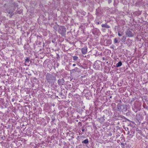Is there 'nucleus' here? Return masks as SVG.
Returning <instances> with one entry per match:
<instances>
[{"instance_id": "aec40b11", "label": "nucleus", "mask_w": 148, "mask_h": 148, "mask_svg": "<svg viewBox=\"0 0 148 148\" xmlns=\"http://www.w3.org/2000/svg\"><path fill=\"white\" fill-rule=\"evenodd\" d=\"M82 130L83 132H84V131L85 129L84 128H82Z\"/></svg>"}, {"instance_id": "7ed1b4c3", "label": "nucleus", "mask_w": 148, "mask_h": 148, "mask_svg": "<svg viewBox=\"0 0 148 148\" xmlns=\"http://www.w3.org/2000/svg\"><path fill=\"white\" fill-rule=\"evenodd\" d=\"M125 34L129 37H132L133 36V34L132 32L129 30H128L126 32Z\"/></svg>"}, {"instance_id": "cd10ccee", "label": "nucleus", "mask_w": 148, "mask_h": 148, "mask_svg": "<svg viewBox=\"0 0 148 148\" xmlns=\"http://www.w3.org/2000/svg\"><path fill=\"white\" fill-rule=\"evenodd\" d=\"M112 98V96H110V98Z\"/></svg>"}, {"instance_id": "f3484780", "label": "nucleus", "mask_w": 148, "mask_h": 148, "mask_svg": "<svg viewBox=\"0 0 148 148\" xmlns=\"http://www.w3.org/2000/svg\"><path fill=\"white\" fill-rule=\"evenodd\" d=\"M114 43H116L118 42V40L117 39V38H114Z\"/></svg>"}, {"instance_id": "5701e85b", "label": "nucleus", "mask_w": 148, "mask_h": 148, "mask_svg": "<svg viewBox=\"0 0 148 148\" xmlns=\"http://www.w3.org/2000/svg\"><path fill=\"white\" fill-rule=\"evenodd\" d=\"M76 65L75 64H73V66H75Z\"/></svg>"}, {"instance_id": "2eb2a0df", "label": "nucleus", "mask_w": 148, "mask_h": 148, "mask_svg": "<svg viewBox=\"0 0 148 148\" xmlns=\"http://www.w3.org/2000/svg\"><path fill=\"white\" fill-rule=\"evenodd\" d=\"M123 108L122 109V111H125L127 110V108L125 106H122Z\"/></svg>"}, {"instance_id": "ddd939ff", "label": "nucleus", "mask_w": 148, "mask_h": 148, "mask_svg": "<svg viewBox=\"0 0 148 148\" xmlns=\"http://www.w3.org/2000/svg\"><path fill=\"white\" fill-rule=\"evenodd\" d=\"M88 143V139H85L82 142V143H84L85 144H87Z\"/></svg>"}, {"instance_id": "2f4dec72", "label": "nucleus", "mask_w": 148, "mask_h": 148, "mask_svg": "<svg viewBox=\"0 0 148 148\" xmlns=\"http://www.w3.org/2000/svg\"><path fill=\"white\" fill-rule=\"evenodd\" d=\"M146 109H147V110L148 109V107H146Z\"/></svg>"}, {"instance_id": "f257e3e1", "label": "nucleus", "mask_w": 148, "mask_h": 148, "mask_svg": "<svg viewBox=\"0 0 148 148\" xmlns=\"http://www.w3.org/2000/svg\"><path fill=\"white\" fill-rule=\"evenodd\" d=\"M45 76L46 80L49 84H53L56 80V76L53 74L47 73Z\"/></svg>"}, {"instance_id": "f03ea898", "label": "nucleus", "mask_w": 148, "mask_h": 148, "mask_svg": "<svg viewBox=\"0 0 148 148\" xmlns=\"http://www.w3.org/2000/svg\"><path fill=\"white\" fill-rule=\"evenodd\" d=\"M66 31V29L64 26H60L58 28V32L61 35L65 34Z\"/></svg>"}, {"instance_id": "39448f33", "label": "nucleus", "mask_w": 148, "mask_h": 148, "mask_svg": "<svg viewBox=\"0 0 148 148\" xmlns=\"http://www.w3.org/2000/svg\"><path fill=\"white\" fill-rule=\"evenodd\" d=\"M64 79L62 78L61 79H60L58 81V84L60 85H62L64 84Z\"/></svg>"}, {"instance_id": "dca6fc26", "label": "nucleus", "mask_w": 148, "mask_h": 148, "mask_svg": "<svg viewBox=\"0 0 148 148\" xmlns=\"http://www.w3.org/2000/svg\"><path fill=\"white\" fill-rule=\"evenodd\" d=\"M73 60H74L76 61L77 60L78 57H77V56H73Z\"/></svg>"}, {"instance_id": "4468645a", "label": "nucleus", "mask_w": 148, "mask_h": 148, "mask_svg": "<svg viewBox=\"0 0 148 148\" xmlns=\"http://www.w3.org/2000/svg\"><path fill=\"white\" fill-rule=\"evenodd\" d=\"M126 37L125 36H123L121 40L123 42H125V41Z\"/></svg>"}, {"instance_id": "bb28decb", "label": "nucleus", "mask_w": 148, "mask_h": 148, "mask_svg": "<svg viewBox=\"0 0 148 148\" xmlns=\"http://www.w3.org/2000/svg\"><path fill=\"white\" fill-rule=\"evenodd\" d=\"M102 31H104L105 30V29L104 28V29H102Z\"/></svg>"}, {"instance_id": "6ab92c4d", "label": "nucleus", "mask_w": 148, "mask_h": 148, "mask_svg": "<svg viewBox=\"0 0 148 148\" xmlns=\"http://www.w3.org/2000/svg\"><path fill=\"white\" fill-rule=\"evenodd\" d=\"M118 35L120 36H122V35L121 34H120L119 32L118 33Z\"/></svg>"}, {"instance_id": "0eeeda50", "label": "nucleus", "mask_w": 148, "mask_h": 148, "mask_svg": "<svg viewBox=\"0 0 148 148\" xmlns=\"http://www.w3.org/2000/svg\"><path fill=\"white\" fill-rule=\"evenodd\" d=\"M71 71V72L73 73H74L75 72H79L80 71V70L77 67H76L75 69H73Z\"/></svg>"}, {"instance_id": "a211bd4d", "label": "nucleus", "mask_w": 148, "mask_h": 148, "mask_svg": "<svg viewBox=\"0 0 148 148\" xmlns=\"http://www.w3.org/2000/svg\"><path fill=\"white\" fill-rule=\"evenodd\" d=\"M54 28L55 30L57 29L58 28V26H55L54 27Z\"/></svg>"}, {"instance_id": "f8f14e48", "label": "nucleus", "mask_w": 148, "mask_h": 148, "mask_svg": "<svg viewBox=\"0 0 148 148\" xmlns=\"http://www.w3.org/2000/svg\"><path fill=\"white\" fill-rule=\"evenodd\" d=\"M30 61L31 62V61L29 60V58L27 57L26 59L25 60V63H29Z\"/></svg>"}, {"instance_id": "c85d7f7f", "label": "nucleus", "mask_w": 148, "mask_h": 148, "mask_svg": "<svg viewBox=\"0 0 148 148\" xmlns=\"http://www.w3.org/2000/svg\"><path fill=\"white\" fill-rule=\"evenodd\" d=\"M12 101L13 102H14V99H12Z\"/></svg>"}, {"instance_id": "9d476101", "label": "nucleus", "mask_w": 148, "mask_h": 148, "mask_svg": "<svg viewBox=\"0 0 148 148\" xmlns=\"http://www.w3.org/2000/svg\"><path fill=\"white\" fill-rule=\"evenodd\" d=\"M122 65V63L120 61L118 63L116 64V67H118L121 66Z\"/></svg>"}, {"instance_id": "20e7f679", "label": "nucleus", "mask_w": 148, "mask_h": 148, "mask_svg": "<svg viewBox=\"0 0 148 148\" xmlns=\"http://www.w3.org/2000/svg\"><path fill=\"white\" fill-rule=\"evenodd\" d=\"M82 53L83 54H86L87 52V47H85L81 49Z\"/></svg>"}, {"instance_id": "473e14b6", "label": "nucleus", "mask_w": 148, "mask_h": 148, "mask_svg": "<svg viewBox=\"0 0 148 148\" xmlns=\"http://www.w3.org/2000/svg\"><path fill=\"white\" fill-rule=\"evenodd\" d=\"M148 116V115H147Z\"/></svg>"}, {"instance_id": "393cba45", "label": "nucleus", "mask_w": 148, "mask_h": 148, "mask_svg": "<svg viewBox=\"0 0 148 148\" xmlns=\"http://www.w3.org/2000/svg\"><path fill=\"white\" fill-rule=\"evenodd\" d=\"M97 23V24H99L100 23H99V22H97L96 23Z\"/></svg>"}, {"instance_id": "423d86ee", "label": "nucleus", "mask_w": 148, "mask_h": 148, "mask_svg": "<svg viewBox=\"0 0 148 148\" xmlns=\"http://www.w3.org/2000/svg\"><path fill=\"white\" fill-rule=\"evenodd\" d=\"M105 116H104L103 115V117H101L100 118H98V119L99 120V121L100 123H102L103 122L105 119H104Z\"/></svg>"}, {"instance_id": "412c9836", "label": "nucleus", "mask_w": 148, "mask_h": 148, "mask_svg": "<svg viewBox=\"0 0 148 148\" xmlns=\"http://www.w3.org/2000/svg\"><path fill=\"white\" fill-rule=\"evenodd\" d=\"M79 138H80V137L79 136H77V139L78 140H79Z\"/></svg>"}, {"instance_id": "c756f323", "label": "nucleus", "mask_w": 148, "mask_h": 148, "mask_svg": "<svg viewBox=\"0 0 148 148\" xmlns=\"http://www.w3.org/2000/svg\"><path fill=\"white\" fill-rule=\"evenodd\" d=\"M57 56H58V57H59V56L58 54L57 55Z\"/></svg>"}, {"instance_id": "1a4fd4ad", "label": "nucleus", "mask_w": 148, "mask_h": 148, "mask_svg": "<svg viewBox=\"0 0 148 148\" xmlns=\"http://www.w3.org/2000/svg\"><path fill=\"white\" fill-rule=\"evenodd\" d=\"M122 105L119 103H118L117 105V108L119 110H120L122 109Z\"/></svg>"}, {"instance_id": "a878e982", "label": "nucleus", "mask_w": 148, "mask_h": 148, "mask_svg": "<svg viewBox=\"0 0 148 148\" xmlns=\"http://www.w3.org/2000/svg\"><path fill=\"white\" fill-rule=\"evenodd\" d=\"M130 133V132L129 131H128L127 132V134H129Z\"/></svg>"}, {"instance_id": "9b49d317", "label": "nucleus", "mask_w": 148, "mask_h": 148, "mask_svg": "<svg viewBox=\"0 0 148 148\" xmlns=\"http://www.w3.org/2000/svg\"><path fill=\"white\" fill-rule=\"evenodd\" d=\"M8 13V14H10L9 16L10 18H11L12 16L14 15L13 11L9 12Z\"/></svg>"}, {"instance_id": "b1692460", "label": "nucleus", "mask_w": 148, "mask_h": 148, "mask_svg": "<svg viewBox=\"0 0 148 148\" xmlns=\"http://www.w3.org/2000/svg\"><path fill=\"white\" fill-rule=\"evenodd\" d=\"M34 80H37V78L36 77H34Z\"/></svg>"}, {"instance_id": "4be33fe9", "label": "nucleus", "mask_w": 148, "mask_h": 148, "mask_svg": "<svg viewBox=\"0 0 148 148\" xmlns=\"http://www.w3.org/2000/svg\"><path fill=\"white\" fill-rule=\"evenodd\" d=\"M111 0H109L108 1V3H110V2H111Z\"/></svg>"}, {"instance_id": "72a5a7b5", "label": "nucleus", "mask_w": 148, "mask_h": 148, "mask_svg": "<svg viewBox=\"0 0 148 148\" xmlns=\"http://www.w3.org/2000/svg\"><path fill=\"white\" fill-rule=\"evenodd\" d=\"M147 110H148V109H147Z\"/></svg>"}, {"instance_id": "7c9ffc66", "label": "nucleus", "mask_w": 148, "mask_h": 148, "mask_svg": "<svg viewBox=\"0 0 148 148\" xmlns=\"http://www.w3.org/2000/svg\"><path fill=\"white\" fill-rule=\"evenodd\" d=\"M110 40H108V41L109 42H110Z\"/></svg>"}, {"instance_id": "6e6552de", "label": "nucleus", "mask_w": 148, "mask_h": 148, "mask_svg": "<svg viewBox=\"0 0 148 148\" xmlns=\"http://www.w3.org/2000/svg\"><path fill=\"white\" fill-rule=\"evenodd\" d=\"M101 26L102 27H105L107 28H108L110 27V26L106 23L102 24Z\"/></svg>"}]
</instances>
